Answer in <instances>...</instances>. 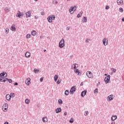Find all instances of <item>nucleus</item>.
<instances>
[{
    "label": "nucleus",
    "instance_id": "obj_36",
    "mask_svg": "<svg viewBox=\"0 0 124 124\" xmlns=\"http://www.w3.org/2000/svg\"><path fill=\"white\" fill-rule=\"evenodd\" d=\"M6 81H8L9 83H12V80L11 79H8L7 78V79H6Z\"/></svg>",
    "mask_w": 124,
    "mask_h": 124
},
{
    "label": "nucleus",
    "instance_id": "obj_18",
    "mask_svg": "<svg viewBox=\"0 0 124 124\" xmlns=\"http://www.w3.org/2000/svg\"><path fill=\"white\" fill-rule=\"evenodd\" d=\"M117 116L113 115L111 117V121H115V120H117Z\"/></svg>",
    "mask_w": 124,
    "mask_h": 124
},
{
    "label": "nucleus",
    "instance_id": "obj_39",
    "mask_svg": "<svg viewBox=\"0 0 124 124\" xmlns=\"http://www.w3.org/2000/svg\"><path fill=\"white\" fill-rule=\"evenodd\" d=\"M5 32L6 33H8V32H9V29H7V28H6L5 29Z\"/></svg>",
    "mask_w": 124,
    "mask_h": 124
},
{
    "label": "nucleus",
    "instance_id": "obj_47",
    "mask_svg": "<svg viewBox=\"0 0 124 124\" xmlns=\"http://www.w3.org/2000/svg\"><path fill=\"white\" fill-rule=\"evenodd\" d=\"M34 19H35V20H37V19L38 18V16H34Z\"/></svg>",
    "mask_w": 124,
    "mask_h": 124
},
{
    "label": "nucleus",
    "instance_id": "obj_17",
    "mask_svg": "<svg viewBox=\"0 0 124 124\" xmlns=\"http://www.w3.org/2000/svg\"><path fill=\"white\" fill-rule=\"evenodd\" d=\"M87 21H88V19L86 16H84L83 18V20L81 21L82 23H87Z\"/></svg>",
    "mask_w": 124,
    "mask_h": 124
},
{
    "label": "nucleus",
    "instance_id": "obj_58",
    "mask_svg": "<svg viewBox=\"0 0 124 124\" xmlns=\"http://www.w3.org/2000/svg\"><path fill=\"white\" fill-rule=\"evenodd\" d=\"M4 124H8V122H5V123H4Z\"/></svg>",
    "mask_w": 124,
    "mask_h": 124
},
{
    "label": "nucleus",
    "instance_id": "obj_53",
    "mask_svg": "<svg viewBox=\"0 0 124 124\" xmlns=\"http://www.w3.org/2000/svg\"><path fill=\"white\" fill-rule=\"evenodd\" d=\"M21 18H22V17H23V16H24V13H23V12L21 13Z\"/></svg>",
    "mask_w": 124,
    "mask_h": 124
},
{
    "label": "nucleus",
    "instance_id": "obj_64",
    "mask_svg": "<svg viewBox=\"0 0 124 124\" xmlns=\"http://www.w3.org/2000/svg\"><path fill=\"white\" fill-rule=\"evenodd\" d=\"M98 84H100V82H98Z\"/></svg>",
    "mask_w": 124,
    "mask_h": 124
},
{
    "label": "nucleus",
    "instance_id": "obj_54",
    "mask_svg": "<svg viewBox=\"0 0 124 124\" xmlns=\"http://www.w3.org/2000/svg\"><path fill=\"white\" fill-rule=\"evenodd\" d=\"M83 13H84V12H83V11H81V12L79 13V14L82 16V14H83Z\"/></svg>",
    "mask_w": 124,
    "mask_h": 124
},
{
    "label": "nucleus",
    "instance_id": "obj_56",
    "mask_svg": "<svg viewBox=\"0 0 124 124\" xmlns=\"http://www.w3.org/2000/svg\"><path fill=\"white\" fill-rule=\"evenodd\" d=\"M83 85H84V83L81 82V83H80V86H83Z\"/></svg>",
    "mask_w": 124,
    "mask_h": 124
},
{
    "label": "nucleus",
    "instance_id": "obj_37",
    "mask_svg": "<svg viewBox=\"0 0 124 124\" xmlns=\"http://www.w3.org/2000/svg\"><path fill=\"white\" fill-rule=\"evenodd\" d=\"M74 122V120H73V119H71L69 121V123H70V124H73V123Z\"/></svg>",
    "mask_w": 124,
    "mask_h": 124
},
{
    "label": "nucleus",
    "instance_id": "obj_19",
    "mask_svg": "<svg viewBox=\"0 0 124 124\" xmlns=\"http://www.w3.org/2000/svg\"><path fill=\"white\" fill-rule=\"evenodd\" d=\"M6 97V99H7V100H10V99H11V96H10V94H7L5 96Z\"/></svg>",
    "mask_w": 124,
    "mask_h": 124
},
{
    "label": "nucleus",
    "instance_id": "obj_43",
    "mask_svg": "<svg viewBox=\"0 0 124 124\" xmlns=\"http://www.w3.org/2000/svg\"><path fill=\"white\" fill-rule=\"evenodd\" d=\"M8 108V107L3 108V109H4V110H5V112H7Z\"/></svg>",
    "mask_w": 124,
    "mask_h": 124
},
{
    "label": "nucleus",
    "instance_id": "obj_23",
    "mask_svg": "<svg viewBox=\"0 0 124 124\" xmlns=\"http://www.w3.org/2000/svg\"><path fill=\"white\" fill-rule=\"evenodd\" d=\"M31 35H32L33 36H34L35 35V34H36V31H32L31 32Z\"/></svg>",
    "mask_w": 124,
    "mask_h": 124
},
{
    "label": "nucleus",
    "instance_id": "obj_29",
    "mask_svg": "<svg viewBox=\"0 0 124 124\" xmlns=\"http://www.w3.org/2000/svg\"><path fill=\"white\" fill-rule=\"evenodd\" d=\"M10 96H11V97L13 98V97H15V93H11Z\"/></svg>",
    "mask_w": 124,
    "mask_h": 124
},
{
    "label": "nucleus",
    "instance_id": "obj_50",
    "mask_svg": "<svg viewBox=\"0 0 124 124\" xmlns=\"http://www.w3.org/2000/svg\"><path fill=\"white\" fill-rule=\"evenodd\" d=\"M40 82H43V78H41L40 79Z\"/></svg>",
    "mask_w": 124,
    "mask_h": 124
},
{
    "label": "nucleus",
    "instance_id": "obj_22",
    "mask_svg": "<svg viewBox=\"0 0 124 124\" xmlns=\"http://www.w3.org/2000/svg\"><path fill=\"white\" fill-rule=\"evenodd\" d=\"M58 79H59V76L55 75L54 76V81L55 82H56V81L58 80Z\"/></svg>",
    "mask_w": 124,
    "mask_h": 124
},
{
    "label": "nucleus",
    "instance_id": "obj_11",
    "mask_svg": "<svg viewBox=\"0 0 124 124\" xmlns=\"http://www.w3.org/2000/svg\"><path fill=\"white\" fill-rule=\"evenodd\" d=\"M31 12L28 11L26 13V18H29V17H31Z\"/></svg>",
    "mask_w": 124,
    "mask_h": 124
},
{
    "label": "nucleus",
    "instance_id": "obj_25",
    "mask_svg": "<svg viewBox=\"0 0 124 124\" xmlns=\"http://www.w3.org/2000/svg\"><path fill=\"white\" fill-rule=\"evenodd\" d=\"M11 30L13 31H16V28L14 26H11Z\"/></svg>",
    "mask_w": 124,
    "mask_h": 124
},
{
    "label": "nucleus",
    "instance_id": "obj_55",
    "mask_svg": "<svg viewBox=\"0 0 124 124\" xmlns=\"http://www.w3.org/2000/svg\"><path fill=\"white\" fill-rule=\"evenodd\" d=\"M116 122H111V124H115Z\"/></svg>",
    "mask_w": 124,
    "mask_h": 124
},
{
    "label": "nucleus",
    "instance_id": "obj_49",
    "mask_svg": "<svg viewBox=\"0 0 124 124\" xmlns=\"http://www.w3.org/2000/svg\"><path fill=\"white\" fill-rule=\"evenodd\" d=\"M14 86H18V83L17 82H15L14 83Z\"/></svg>",
    "mask_w": 124,
    "mask_h": 124
},
{
    "label": "nucleus",
    "instance_id": "obj_42",
    "mask_svg": "<svg viewBox=\"0 0 124 124\" xmlns=\"http://www.w3.org/2000/svg\"><path fill=\"white\" fill-rule=\"evenodd\" d=\"M111 70L113 71V72H116V71H117V70H116V69H114V68H111Z\"/></svg>",
    "mask_w": 124,
    "mask_h": 124
},
{
    "label": "nucleus",
    "instance_id": "obj_24",
    "mask_svg": "<svg viewBox=\"0 0 124 124\" xmlns=\"http://www.w3.org/2000/svg\"><path fill=\"white\" fill-rule=\"evenodd\" d=\"M75 73H78V75H80V71H79V70L78 69H76L75 70Z\"/></svg>",
    "mask_w": 124,
    "mask_h": 124
},
{
    "label": "nucleus",
    "instance_id": "obj_33",
    "mask_svg": "<svg viewBox=\"0 0 124 124\" xmlns=\"http://www.w3.org/2000/svg\"><path fill=\"white\" fill-rule=\"evenodd\" d=\"M59 104H62V99L58 100Z\"/></svg>",
    "mask_w": 124,
    "mask_h": 124
},
{
    "label": "nucleus",
    "instance_id": "obj_3",
    "mask_svg": "<svg viewBox=\"0 0 124 124\" xmlns=\"http://www.w3.org/2000/svg\"><path fill=\"white\" fill-rule=\"evenodd\" d=\"M75 92H76V88H75V86L72 87L70 90L71 94H73Z\"/></svg>",
    "mask_w": 124,
    "mask_h": 124
},
{
    "label": "nucleus",
    "instance_id": "obj_9",
    "mask_svg": "<svg viewBox=\"0 0 124 124\" xmlns=\"http://www.w3.org/2000/svg\"><path fill=\"white\" fill-rule=\"evenodd\" d=\"M0 77H7V74L6 72H3L0 74Z\"/></svg>",
    "mask_w": 124,
    "mask_h": 124
},
{
    "label": "nucleus",
    "instance_id": "obj_10",
    "mask_svg": "<svg viewBox=\"0 0 124 124\" xmlns=\"http://www.w3.org/2000/svg\"><path fill=\"white\" fill-rule=\"evenodd\" d=\"M117 3L118 5H123L124 4V1L123 0H117Z\"/></svg>",
    "mask_w": 124,
    "mask_h": 124
},
{
    "label": "nucleus",
    "instance_id": "obj_16",
    "mask_svg": "<svg viewBox=\"0 0 124 124\" xmlns=\"http://www.w3.org/2000/svg\"><path fill=\"white\" fill-rule=\"evenodd\" d=\"M16 16L18 18H22L21 15V12L20 11H18Z\"/></svg>",
    "mask_w": 124,
    "mask_h": 124
},
{
    "label": "nucleus",
    "instance_id": "obj_6",
    "mask_svg": "<svg viewBox=\"0 0 124 124\" xmlns=\"http://www.w3.org/2000/svg\"><path fill=\"white\" fill-rule=\"evenodd\" d=\"M69 12H72V11H76V6H72L69 10Z\"/></svg>",
    "mask_w": 124,
    "mask_h": 124
},
{
    "label": "nucleus",
    "instance_id": "obj_7",
    "mask_svg": "<svg viewBox=\"0 0 124 124\" xmlns=\"http://www.w3.org/2000/svg\"><path fill=\"white\" fill-rule=\"evenodd\" d=\"M103 43L104 46H106L108 44V40L106 38L103 39Z\"/></svg>",
    "mask_w": 124,
    "mask_h": 124
},
{
    "label": "nucleus",
    "instance_id": "obj_32",
    "mask_svg": "<svg viewBox=\"0 0 124 124\" xmlns=\"http://www.w3.org/2000/svg\"><path fill=\"white\" fill-rule=\"evenodd\" d=\"M52 19V20H54V19L56 18V16H55V15H51L49 16Z\"/></svg>",
    "mask_w": 124,
    "mask_h": 124
},
{
    "label": "nucleus",
    "instance_id": "obj_57",
    "mask_svg": "<svg viewBox=\"0 0 124 124\" xmlns=\"http://www.w3.org/2000/svg\"><path fill=\"white\" fill-rule=\"evenodd\" d=\"M66 30L67 31H69V27H67Z\"/></svg>",
    "mask_w": 124,
    "mask_h": 124
},
{
    "label": "nucleus",
    "instance_id": "obj_21",
    "mask_svg": "<svg viewBox=\"0 0 124 124\" xmlns=\"http://www.w3.org/2000/svg\"><path fill=\"white\" fill-rule=\"evenodd\" d=\"M42 121L44 123H47V122H48V119H47V117H43Z\"/></svg>",
    "mask_w": 124,
    "mask_h": 124
},
{
    "label": "nucleus",
    "instance_id": "obj_35",
    "mask_svg": "<svg viewBox=\"0 0 124 124\" xmlns=\"http://www.w3.org/2000/svg\"><path fill=\"white\" fill-rule=\"evenodd\" d=\"M98 93V89L97 88L94 90V93Z\"/></svg>",
    "mask_w": 124,
    "mask_h": 124
},
{
    "label": "nucleus",
    "instance_id": "obj_8",
    "mask_svg": "<svg viewBox=\"0 0 124 124\" xmlns=\"http://www.w3.org/2000/svg\"><path fill=\"white\" fill-rule=\"evenodd\" d=\"M7 80V78L0 77V82H6Z\"/></svg>",
    "mask_w": 124,
    "mask_h": 124
},
{
    "label": "nucleus",
    "instance_id": "obj_1",
    "mask_svg": "<svg viewBox=\"0 0 124 124\" xmlns=\"http://www.w3.org/2000/svg\"><path fill=\"white\" fill-rule=\"evenodd\" d=\"M64 46V39H63V38H62L59 42V48H63Z\"/></svg>",
    "mask_w": 124,
    "mask_h": 124
},
{
    "label": "nucleus",
    "instance_id": "obj_63",
    "mask_svg": "<svg viewBox=\"0 0 124 124\" xmlns=\"http://www.w3.org/2000/svg\"><path fill=\"white\" fill-rule=\"evenodd\" d=\"M35 1H38V0H34Z\"/></svg>",
    "mask_w": 124,
    "mask_h": 124
},
{
    "label": "nucleus",
    "instance_id": "obj_40",
    "mask_svg": "<svg viewBox=\"0 0 124 124\" xmlns=\"http://www.w3.org/2000/svg\"><path fill=\"white\" fill-rule=\"evenodd\" d=\"M31 38V34H27L26 35V38Z\"/></svg>",
    "mask_w": 124,
    "mask_h": 124
},
{
    "label": "nucleus",
    "instance_id": "obj_14",
    "mask_svg": "<svg viewBox=\"0 0 124 124\" xmlns=\"http://www.w3.org/2000/svg\"><path fill=\"white\" fill-rule=\"evenodd\" d=\"M25 57L26 58H30L31 57V53L30 52H26L25 54Z\"/></svg>",
    "mask_w": 124,
    "mask_h": 124
},
{
    "label": "nucleus",
    "instance_id": "obj_2",
    "mask_svg": "<svg viewBox=\"0 0 124 124\" xmlns=\"http://www.w3.org/2000/svg\"><path fill=\"white\" fill-rule=\"evenodd\" d=\"M86 75L88 78H93V73L90 71H88L86 72Z\"/></svg>",
    "mask_w": 124,
    "mask_h": 124
},
{
    "label": "nucleus",
    "instance_id": "obj_15",
    "mask_svg": "<svg viewBox=\"0 0 124 124\" xmlns=\"http://www.w3.org/2000/svg\"><path fill=\"white\" fill-rule=\"evenodd\" d=\"M56 114H59L60 112H62V108H57L55 109Z\"/></svg>",
    "mask_w": 124,
    "mask_h": 124
},
{
    "label": "nucleus",
    "instance_id": "obj_20",
    "mask_svg": "<svg viewBox=\"0 0 124 124\" xmlns=\"http://www.w3.org/2000/svg\"><path fill=\"white\" fill-rule=\"evenodd\" d=\"M47 20L49 23H52L53 22V19L49 16L47 18Z\"/></svg>",
    "mask_w": 124,
    "mask_h": 124
},
{
    "label": "nucleus",
    "instance_id": "obj_61",
    "mask_svg": "<svg viewBox=\"0 0 124 124\" xmlns=\"http://www.w3.org/2000/svg\"><path fill=\"white\" fill-rule=\"evenodd\" d=\"M105 76H107V74H105Z\"/></svg>",
    "mask_w": 124,
    "mask_h": 124
},
{
    "label": "nucleus",
    "instance_id": "obj_51",
    "mask_svg": "<svg viewBox=\"0 0 124 124\" xmlns=\"http://www.w3.org/2000/svg\"><path fill=\"white\" fill-rule=\"evenodd\" d=\"M61 83V81H60V80H58L57 81V84H60Z\"/></svg>",
    "mask_w": 124,
    "mask_h": 124
},
{
    "label": "nucleus",
    "instance_id": "obj_28",
    "mask_svg": "<svg viewBox=\"0 0 124 124\" xmlns=\"http://www.w3.org/2000/svg\"><path fill=\"white\" fill-rule=\"evenodd\" d=\"M4 11H5V12H9V11H10V10L9 9V8H8V7H6L4 9Z\"/></svg>",
    "mask_w": 124,
    "mask_h": 124
},
{
    "label": "nucleus",
    "instance_id": "obj_34",
    "mask_svg": "<svg viewBox=\"0 0 124 124\" xmlns=\"http://www.w3.org/2000/svg\"><path fill=\"white\" fill-rule=\"evenodd\" d=\"M89 115V111H85L84 112V116H88Z\"/></svg>",
    "mask_w": 124,
    "mask_h": 124
},
{
    "label": "nucleus",
    "instance_id": "obj_26",
    "mask_svg": "<svg viewBox=\"0 0 124 124\" xmlns=\"http://www.w3.org/2000/svg\"><path fill=\"white\" fill-rule=\"evenodd\" d=\"M73 64L74 65V68L75 69H76V68H77V67H78V64H77V63H74Z\"/></svg>",
    "mask_w": 124,
    "mask_h": 124
},
{
    "label": "nucleus",
    "instance_id": "obj_5",
    "mask_svg": "<svg viewBox=\"0 0 124 124\" xmlns=\"http://www.w3.org/2000/svg\"><path fill=\"white\" fill-rule=\"evenodd\" d=\"M114 98V95L113 94L109 95L108 97H107V99L108 101H111V100H113V99Z\"/></svg>",
    "mask_w": 124,
    "mask_h": 124
},
{
    "label": "nucleus",
    "instance_id": "obj_45",
    "mask_svg": "<svg viewBox=\"0 0 124 124\" xmlns=\"http://www.w3.org/2000/svg\"><path fill=\"white\" fill-rule=\"evenodd\" d=\"M105 8L107 10H108L110 8V7L109 6H106Z\"/></svg>",
    "mask_w": 124,
    "mask_h": 124
},
{
    "label": "nucleus",
    "instance_id": "obj_44",
    "mask_svg": "<svg viewBox=\"0 0 124 124\" xmlns=\"http://www.w3.org/2000/svg\"><path fill=\"white\" fill-rule=\"evenodd\" d=\"M89 41H90V39H87L85 40V42H86V43H89Z\"/></svg>",
    "mask_w": 124,
    "mask_h": 124
},
{
    "label": "nucleus",
    "instance_id": "obj_52",
    "mask_svg": "<svg viewBox=\"0 0 124 124\" xmlns=\"http://www.w3.org/2000/svg\"><path fill=\"white\" fill-rule=\"evenodd\" d=\"M66 115H67V112H64L63 115L66 116Z\"/></svg>",
    "mask_w": 124,
    "mask_h": 124
},
{
    "label": "nucleus",
    "instance_id": "obj_62",
    "mask_svg": "<svg viewBox=\"0 0 124 124\" xmlns=\"http://www.w3.org/2000/svg\"><path fill=\"white\" fill-rule=\"evenodd\" d=\"M44 52H46V49H45V50H44Z\"/></svg>",
    "mask_w": 124,
    "mask_h": 124
},
{
    "label": "nucleus",
    "instance_id": "obj_46",
    "mask_svg": "<svg viewBox=\"0 0 124 124\" xmlns=\"http://www.w3.org/2000/svg\"><path fill=\"white\" fill-rule=\"evenodd\" d=\"M82 16H81L80 15V14H78V15H77V17L78 18H80V17H81Z\"/></svg>",
    "mask_w": 124,
    "mask_h": 124
},
{
    "label": "nucleus",
    "instance_id": "obj_4",
    "mask_svg": "<svg viewBox=\"0 0 124 124\" xmlns=\"http://www.w3.org/2000/svg\"><path fill=\"white\" fill-rule=\"evenodd\" d=\"M104 81L106 84H108V83H109V81H110V75H108V76H107L105 78Z\"/></svg>",
    "mask_w": 124,
    "mask_h": 124
},
{
    "label": "nucleus",
    "instance_id": "obj_12",
    "mask_svg": "<svg viewBox=\"0 0 124 124\" xmlns=\"http://www.w3.org/2000/svg\"><path fill=\"white\" fill-rule=\"evenodd\" d=\"M86 94H87V90H84V91H82L81 93V97H84V96H85V95H86Z\"/></svg>",
    "mask_w": 124,
    "mask_h": 124
},
{
    "label": "nucleus",
    "instance_id": "obj_38",
    "mask_svg": "<svg viewBox=\"0 0 124 124\" xmlns=\"http://www.w3.org/2000/svg\"><path fill=\"white\" fill-rule=\"evenodd\" d=\"M33 71H34V72L35 73H37L38 72V71H39V70H38V69H34V70H33Z\"/></svg>",
    "mask_w": 124,
    "mask_h": 124
},
{
    "label": "nucleus",
    "instance_id": "obj_41",
    "mask_svg": "<svg viewBox=\"0 0 124 124\" xmlns=\"http://www.w3.org/2000/svg\"><path fill=\"white\" fill-rule=\"evenodd\" d=\"M124 11V9H123V8L121 7L119 8V12H123Z\"/></svg>",
    "mask_w": 124,
    "mask_h": 124
},
{
    "label": "nucleus",
    "instance_id": "obj_48",
    "mask_svg": "<svg viewBox=\"0 0 124 124\" xmlns=\"http://www.w3.org/2000/svg\"><path fill=\"white\" fill-rule=\"evenodd\" d=\"M44 14H45V13H44V12H41V15H44Z\"/></svg>",
    "mask_w": 124,
    "mask_h": 124
},
{
    "label": "nucleus",
    "instance_id": "obj_30",
    "mask_svg": "<svg viewBox=\"0 0 124 124\" xmlns=\"http://www.w3.org/2000/svg\"><path fill=\"white\" fill-rule=\"evenodd\" d=\"M25 102L26 104H29V103H30V100H29V99H26Z\"/></svg>",
    "mask_w": 124,
    "mask_h": 124
},
{
    "label": "nucleus",
    "instance_id": "obj_60",
    "mask_svg": "<svg viewBox=\"0 0 124 124\" xmlns=\"http://www.w3.org/2000/svg\"><path fill=\"white\" fill-rule=\"evenodd\" d=\"M122 22H124V17L122 18Z\"/></svg>",
    "mask_w": 124,
    "mask_h": 124
},
{
    "label": "nucleus",
    "instance_id": "obj_27",
    "mask_svg": "<svg viewBox=\"0 0 124 124\" xmlns=\"http://www.w3.org/2000/svg\"><path fill=\"white\" fill-rule=\"evenodd\" d=\"M64 94H65V95H68V94H69V90H66L65 91Z\"/></svg>",
    "mask_w": 124,
    "mask_h": 124
},
{
    "label": "nucleus",
    "instance_id": "obj_31",
    "mask_svg": "<svg viewBox=\"0 0 124 124\" xmlns=\"http://www.w3.org/2000/svg\"><path fill=\"white\" fill-rule=\"evenodd\" d=\"M6 107H8V105L7 103L4 104L2 106V108H6Z\"/></svg>",
    "mask_w": 124,
    "mask_h": 124
},
{
    "label": "nucleus",
    "instance_id": "obj_59",
    "mask_svg": "<svg viewBox=\"0 0 124 124\" xmlns=\"http://www.w3.org/2000/svg\"><path fill=\"white\" fill-rule=\"evenodd\" d=\"M71 68L73 69V68H74V67H73V65H71Z\"/></svg>",
    "mask_w": 124,
    "mask_h": 124
},
{
    "label": "nucleus",
    "instance_id": "obj_13",
    "mask_svg": "<svg viewBox=\"0 0 124 124\" xmlns=\"http://www.w3.org/2000/svg\"><path fill=\"white\" fill-rule=\"evenodd\" d=\"M25 84L27 85H30L31 84V78H28L25 81Z\"/></svg>",
    "mask_w": 124,
    "mask_h": 124
}]
</instances>
